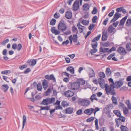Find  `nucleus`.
Instances as JSON below:
<instances>
[{
    "label": "nucleus",
    "mask_w": 131,
    "mask_h": 131,
    "mask_svg": "<svg viewBox=\"0 0 131 131\" xmlns=\"http://www.w3.org/2000/svg\"><path fill=\"white\" fill-rule=\"evenodd\" d=\"M55 100V98L47 97L44 99L42 101L41 104L44 105H47L54 103Z\"/></svg>",
    "instance_id": "nucleus-1"
},
{
    "label": "nucleus",
    "mask_w": 131,
    "mask_h": 131,
    "mask_svg": "<svg viewBox=\"0 0 131 131\" xmlns=\"http://www.w3.org/2000/svg\"><path fill=\"white\" fill-rule=\"evenodd\" d=\"M105 90L108 95L110 94L114 96L116 94V92L114 89L109 88V86L107 84H105Z\"/></svg>",
    "instance_id": "nucleus-2"
},
{
    "label": "nucleus",
    "mask_w": 131,
    "mask_h": 131,
    "mask_svg": "<svg viewBox=\"0 0 131 131\" xmlns=\"http://www.w3.org/2000/svg\"><path fill=\"white\" fill-rule=\"evenodd\" d=\"M68 87L69 89L72 90H75L79 89L80 85L77 82H76L69 84Z\"/></svg>",
    "instance_id": "nucleus-3"
},
{
    "label": "nucleus",
    "mask_w": 131,
    "mask_h": 131,
    "mask_svg": "<svg viewBox=\"0 0 131 131\" xmlns=\"http://www.w3.org/2000/svg\"><path fill=\"white\" fill-rule=\"evenodd\" d=\"M67 28L66 24L62 22H60L58 26V29L62 32L65 31Z\"/></svg>",
    "instance_id": "nucleus-4"
},
{
    "label": "nucleus",
    "mask_w": 131,
    "mask_h": 131,
    "mask_svg": "<svg viewBox=\"0 0 131 131\" xmlns=\"http://www.w3.org/2000/svg\"><path fill=\"white\" fill-rule=\"evenodd\" d=\"M117 52L123 55H125L127 53L125 49L121 47L118 48Z\"/></svg>",
    "instance_id": "nucleus-5"
},
{
    "label": "nucleus",
    "mask_w": 131,
    "mask_h": 131,
    "mask_svg": "<svg viewBox=\"0 0 131 131\" xmlns=\"http://www.w3.org/2000/svg\"><path fill=\"white\" fill-rule=\"evenodd\" d=\"M121 14L118 13L116 12L114 15L113 18L111 20L110 22L112 23L115 21L121 16Z\"/></svg>",
    "instance_id": "nucleus-6"
},
{
    "label": "nucleus",
    "mask_w": 131,
    "mask_h": 131,
    "mask_svg": "<svg viewBox=\"0 0 131 131\" xmlns=\"http://www.w3.org/2000/svg\"><path fill=\"white\" fill-rule=\"evenodd\" d=\"M74 93L70 90H68L65 92L64 95L66 97H68L72 96L74 95Z\"/></svg>",
    "instance_id": "nucleus-7"
},
{
    "label": "nucleus",
    "mask_w": 131,
    "mask_h": 131,
    "mask_svg": "<svg viewBox=\"0 0 131 131\" xmlns=\"http://www.w3.org/2000/svg\"><path fill=\"white\" fill-rule=\"evenodd\" d=\"M79 7V1H75L73 5V8L74 10L77 11Z\"/></svg>",
    "instance_id": "nucleus-8"
},
{
    "label": "nucleus",
    "mask_w": 131,
    "mask_h": 131,
    "mask_svg": "<svg viewBox=\"0 0 131 131\" xmlns=\"http://www.w3.org/2000/svg\"><path fill=\"white\" fill-rule=\"evenodd\" d=\"M115 88L116 89H118L120 88L123 84V82L121 80H119L115 82Z\"/></svg>",
    "instance_id": "nucleus-9"
},
{
    "label": "nucleus",
    "mask_w": 131,
    "mask_h": 131,
    "mask_svg": "<svg viewBox=\"0 0 131 131\" xmlns=\"http://www.w3.org/2000/svg\"><path fill=\"white\" fill-rule=\"evenodd\" d=\"M45 78L48 80H53L54 82H56V78L54 77L53 74H51L49 75H47L45 76Z\"/></svg>",
    "instance_id": "nucleus-10"
},
{
    "label": "nucleus",
    "mask_w": 131,
    "mask_h": 131,
    "mask_svg": "<svg viewBox=\"0 0 131 131\" xmlns=\"http://www.w3.org/2000/svg\"><path fill=\"white\" fill-rule=\"evenodd\" d=\"M94 110V109L93 108H91L89 109H87L85 110L84 112L85 114H86L87 115H90L93 113Z\"/></svg>",
    "instance_id": "nucleus-11"
},
{
    "label": "nucleus",
    "mask_w": 131,
    "mask_h": 131,
    "mask_svg": "<svg viewBox=\"0 0 131 131\" xmlns=\"http://www.w3.org/2000/svg\"><path fill=\"white\" fill-rule=\"evenodd\" d=\"M82 105L83 106H86L89 105L90 103V102L88 100H83L80 101Z\"/></svg>",
    "instance_id": "nucleus-12"
},
{
    "label": "nucleus",
    "mask_w": 131,
    "mask_h": 131,
    "mask_svg": "<svg viewBox=\"0 0 131 131\" xmlns=\"http://www.w3.org/2000/svg\"><path fill=\"white\" fill-rule=\"evenodd\" d=\"M51 31L53 34H54L55 35H58L60 34V31L55 29L54 27H52L51 29Z\"/></svg>",
    "instance_id": "nucleus-13"
},
{
    "label": "nucleus",
    "mask_w": 131,
    "mask_h": 131,
    "mask_svg": "<svg viewBox=\"0 0 131 131\" xmlns=\"http://www.w3.org/2000/svg\"><path fill=\"white\" fill-rule=\"evenodd\" d=\"M42 84L44 90H46L48 86V82L47 80L44 79L42 82Z\"/></svg>",
    "instance_id": "nucleus-14"
},
{
    "label": "nucleus",
    "mask_w": 131,
    "mask_h": 131,
    "mask_svg": "<svg viewBox=\"0 0 131 131\" xmlns=\"http://www.w3.org/2000/svg\"><path fill=\"white\" fill-rule=\"evenodd\" d=\"M37 62V60L36 59H33L31 61V60H28L27 62L29 64L30 66H34L36 64Z\"/></svg>",
    "instance_id": "nucleus-15"
},
{
    "label": "nucleus",
    "mask_w": 131,
    "mask_h": 131,
    "mask_svg": "<svg viewBox=\"0 0 131 131\" xmlns=\"http://www.w3.org/2000/svg\"><path fill=\"white\" fill-rule=\"evenodd\" d=\"M89 75L90 78L94 77L95 76L94 71L92 69H90V70Z\"/></svg>",
    "instance_id": "nucleus-16"
},
{
    "label": "nucleus",
    "mask_w": 131,
    "mask_h": 131,
    "mask_svg": "<svg viewBox=\"0 0 131 131\" xmlns=\"http://www.w3.org/2000/svg\"><path fill=\"white\" fill-rule=\"evenodd\" d=\"M72 16V13L70 11H67L65 15L66 17L68 19H70Z\"/></svg>",
    "instance_id": "nucleus-17"
},
{
    "label": "nucleus",
    "mask_w": 131,
    "mask_h": 131,
    "mask_svg": "<svg viewBox=\"0 0 131 131\" xmlns=\"http://www.w3.org/2000/svg\"><path fill=\"white\" fill-rule=\"evenodd\" d=\"M67 70L68 71H70L71 74H73L74 73V69L72 67H69L67 68Z\"/></svg>",
    "instance_id": "nucleus-18"
},
{
    "label": "nucleus",
    "mask_w": 131,
    "mask_h": 131,
    "mask_svg": "<svg viewBox=\"0 0 131 131\" xmlns=\"http://www.w3.org/2000/svg\"><path fill=\"white\" fill-rule=\"evenodd\" d=\"M111 100L112 102V103L114 104L115 105L117 104V101L116 98L114 96H112L111 98Z\"/></svg>",
    "instance_id": "nucleus-19"
},
{
    "label": "nucleus",
    "mask_w": 131,
    "mask_h": 131,
    "mask_svg": "<svg viewBox=\"0 0 131 131\" xmlns=\"http://www.w3.org/2000/svg\"><path fill=\"white\" fill-rule=\"evenodd\" d=\"M89 5L88 4H85L83 6V9L85 11L88 10L89 8Z\"/></svg>",
    "instance_id": "nucleus-20"
},
{
    "label": "nucleus",
    "mask_w": 131,
    "mask_h": 131,
    "mask_svg": "<svg viewBox=\"0 0 131 131\" xmlns=\"http://www.w3.org/2000/svg\"><path fill=\"white\" fill-rule=\"evenodd\" d=\"M91 101L92 102L94 100H95L97 101H98V99L96 98V96L95 94H93L91 96L90 98Z\"/></svg>",
    "instance_id": "nucleus-21"
},
{
    "label": "nucleus",
    "mask_w": 131,
    "mask_h": 131,
    "mask_svg": "<svg viewBox=\"0 0 131 131\" xmlns=\"http://www.w3.org/2000/svg\"><path fill=\"white\" fill-rule=\"evenodd\" d=\"M127 17V16H125L121 20L120 22V25H123Z\"/></svg>",
    "instance_id": "nucleus-22"
},
{
    "label": "nucleus",
    "mask_w": 131,
    "mask_h": 131,
    "mask_svg": "<svg viewBox=\"0 0 131 131\" xmlns=\"http://www.w3.org/2000/svg\"><path fill=\"white\" fill-rule=\"evenodd\" d=\"M23 126L22 129H23L25 125L26 122V116L24 115L23 117Z\"/></svg>",
    "instance_id": "nucleus-23"
},
{
    "label": "nucleus",
    "mask_w": 131,
    "mask_h": 131,
    "mask_svg": "<svg viewBox=\"0 0 131 131\" xmlns=\"http://www.w3.org/2000/svg\"><path fill=\"white\" fill-rule=\"evenodd\" d=\"M73 109L72 108L69 107L66 110V113L67 114H71L73 112Z\"/></svg>",
    "instance_id": "nucleus-24"
},
{
    "label": "nucleus",
    "mask_w": 131,
    "mask_h": 131,
    "mask_svg": "<svg viewBox=\"0 0 131 131\" xmlns=\"http://www.w3.org/2000/svg\"><path fill=\"white\" fill-rule=\"evenodd\" d=\"M105 73L106 75L107 76H109L111 75V71L110 68H106Z\"/></svg>",
    "instance_id": "nucleus-25"
},
{
    "label": "nucleus",
    "mask_w": 131,
    "mask_h": 131,
    "mask_svg": "<svg viewBox=\"0 0 131 131\" xmlns=\"http://www.w3.org/2000/svg\"><path fill=\"white\" fill-rule=\"evenodd\" d=\"M101 37V35L99 34L97 36L95 37L92 40V42H95L97 41H98L100 38Z\"/></svg>",
    "instance_id": "nucleus-26"
},
{
    "label": "nucleus",
    "mask_w": 131,
    "mask_h": 131,
    "mask_svg": "<svg viewBox=\"0 0 131 131\" xmlns=\"http://www.w3.org/2000/svg\"><path fill=\"white\" fill-rule=\"evenodd\" d=\"M115 29L113 27L112 25H111L108 28V31L109 33H112L113 32L114 30Z\"/></svg>",
    "instance_id": "nucleus-27"
},
{
    "label": "nucleus",
    "mask_w": 131,
    "mask_h": 131,
    "mask_svg": "<svg viewBox=\"0 0 131 131\" xmlns=\"http://www.w3.org/2000/svg\"><path fill=\"white\" fill-rule=\"evenodd\" d=\"M113 113L116 115L118 117H120L121 116V114L119 111L118 110H114L113 111Z\"/></svg>",
    "instance_id": "nucleus-28"
},
{
    "label": "nucleus",
    "mask_w": 131,
    "mask_h": 131,
    "mask_svg": "<svg viewBox=\"0 0 131 131\" xmlns=\"http://www.w3.org/2000/svg\"><path fill=\"white\" fill-rule=\"evenodd\" d=\"M72 41L73 42H76L78 40V36L77 34L73 35L72 38Z\"/></svg>",
    "instance_id": "nucleus-29"
},
{
    "label": "nucleus",
    "mask_w": 131,
    "mask_h": 131,
    "mask_svg": "<svg viewBox=\"0 0 131 131\" xmlns=\"http://www.w3.org/2000/svg\"><path fill=\"white\" fill-rule=\"evenodd\" d=\"M121 131H128V128L126 126L121 125L120 127Z\"/></svg>",
    "instance_id": "nucleus-30"
},
{
    "label": "nucleus",
    "mask_w": 131,
    "mask_h": 131,
    "mask_svg": "<svg viewBox=\"0 0 131 131\" xmlns=\"http://www.w3.org/2000/svg\"><path fill=\"white\" fill-rule=\"evenodd\" d=\"M72 30L73 32L75 33L76 34H78V30L75 26H73L72 27Z\"/></svg>",
    "instance_id": "nucleus-31"
},
{
    "label": "nucleus",
    "mask_w": 131,
    "mask_h": 131,
    "mask_svg": "<svg viewBox=\"0 0 131 131\" xmlns=\"http://www.w3.org/2000/svg\"><path fill=\"white\" fill-rule=\"evenodd\" d=\"M126 48L127 51H131V43H127L126 46Z\"/></svg>",
    "instance_id": "nucleus-32"
},
{
    "label": "nucleus",
    "mask_w": 131,
    "mask_h": 131,
    "mask_svg": "<svg viewBox=\"0 0 131 131\" xmlns=\"http://www.w3.org/2000/svg\"><path fill=\"white\" fill-rule=\"evenodd\" d=\"M126 103L127 105L128 108L130 110L131 109V104L129 100H127L126 101Z\"/></svg>",
    "instance_id": "nucleus-33"
},
{
    "label": "nucleus",
    "mask_w": 131,
    "mask_h": 131,
    "mask_svg": "<svg viewBox=\"0 0 131 131\" xmlns=\"http://www.w3.org/2000/svg\"><path fill=\"white\" fill-rule=\"evenodd\" d=\"M109 50L108 48H104L103 49L102 48V47H101L100 48V52H103V53H105L107 51H108Z\"/></svg>",
    "instance_id": "nucleus-34"
},
{
    "label": "nucleus",
    "mask_w": 131,
    "mask_h": 131,
    "mask_svg": "<svg viewBox=\"0 0 131 131\" xmlns=\"http://www.w3.org/2000/svg\"><path fill=\"white\" fill-rule=\"evenodd\" d=\"M50 106H47L45 107L43 106H41L40 108L41 110H49Z\"/></svg>",
    "instance_id": "nucleus-35"
},
{
    "label": "nucleus",
    "mask_w": 131,
    "mask_h": 131,
    "mask_svg": "<svg viewBox=\"0 0 131 131\" xmlns=\"http://www.w3.org/2000/svg\"><path fill=\"white\" fill-rule=\"evenodd\" d=\"M99 75L100 77V78H104L105 77V74L103 72H100L99 73Z\"/></svg>",
    "instance_id": "nucleus-36"
},
{
    "label": "nucleus",
    "mask_w": 131,
    "mask_h": 131,
    "mask_svg": "<svg viewBox=\"0 0 131 131\" xmlns=\"http://www.w3.org/2000/svg\"><path fill=\"white\" fill-rule=\"evenodd\" d=\"M115 122H116V126L117 127H119V125L121 124V123L120 121L117 118H115Z\"/></svg>",
    "instance_id": "nucleus-37"
},
{
    "label": "nucleus",
    "mask_w": 131,
    "mask_h": 131,
    "mask_svg": "<svg viewBox=\"0 0 131 131\" xmlns=\"http://www.w3.org/2000/svg\"><path fill=\"white\" fill-rule=\"evenodd\" d=\"M77 82L80 85V84L82 85L84 84L85 83V81L82 79H80L79 80L78 82Z\"/></svg>",
    "instance_id": "nucleus-38"
},
{
    "label": "nucleus",
    "mask_w": 131,
    "mask_h": 131,
    "mask_svg": "<svg viewBox=\"0 0 131 131\" xmlns=\"http://www.w3.org/2000/svg\"><path fill=\"white\" fill-rule=\"evenodd\" d=\"M102 45L104 47H108L110 45V44L109 41H108L105 42L103 43Z\"/></svg>",
    "instance_id": "nucleus-39"
},
{
    "label": "nucleus",
    "mask_w": 131,
    "mask_h": 131,
    "mask_svg": "<svg viewBox=\"0 0 131 131\" xmlns=\"http://www.w3.org/2000/svg\"><path fill=\"white\" fill-rule=\"evenodd\" d=\"M89 23V21L86 20L84 19H83L82 22V24L85 25H88Z\"/></svg>",
    "instance_id": "nucleus-40"
},
{
    "label": "nucleus",
    "mask_w": 131,
    "mask_h": 131,
    "mask_svg": "<svg viewBox=\"0 0 131 131\" xmlns=\"http://www.w3.org/2000/svg\"><path fill=\"white\" fill-rule=\"evenodd\" d=\"M131 24V19H128L126 24V25L128 26H129Z\"/></svg>",
    "instance_id": "nucleus-41"
},
{
    "label": "nucleus",
    "mask_w": 131,
    "mask_h": 131,
    "mask_svg": "<svg viewBox=\"0 0 131 131\" xmlns=\"http://www.w3.org/2000/svg\"><path fill=\"white\" fill-rule=\"evenodd\" d=\"M56 20L54 19L53 18L51 21L50 22V25H51L53 26L56 23Z\"/></svg>",
    "instance_id": "nucleus-42"
},
{
    "label": "nucleus",
    "mask_w": 131,
    "mask_h": 131,
    "mask_svg": "<svg viewBox=\"0 0 131 131\" xmlns=\"http://www.w3.org/2000/svg\"><path fill=\"white\" fill-rule=\"evenodd\" d=\"M37 88L38 91H41L42 88L41 84L40 83H38L37 85Z\"/></svg>",
    "instance_id": "nucleus-43"
},
{
    "label": "nucleus",
    "mask_w": 131,
    "mask_h": 131,
    "mask_svg": "<svg viewBox=\"0 0 131 131\" xmlns=\"http://www.w3.org/2000/svg\"><path fill=\"white\" fill-rule=\"evenodd\" d=\"M95 118L93 117H91L86 119V121L87 122H90L93 121L94 119Z\"/></svg>",
    "instance_id": "nucleus-44"
},
{
    "label": "nucleus",
    "mask_w": 131,
    "mask_h": 131,
    "mask_svg": "<svg viewBox=\"0 0 131 131\" xmlns=\"http://www.w3.org/2000/svg\"><path fill=\"white\" fill-rule=\"evenodd\" d=\"M117 118L120 121H121L122 122H124L125 120V117L123 116H121L120 117H119L118 118Z\"/></svg>",
    "instance_id": "nucleus-45"
},
{
    "label": "nucleus",
    "mask_w": 131,
    "mask_h": 131,
    "mask_svg": "<svg viewBox=\"0 0 131 131\" xmlns=\"http://www.w3.org/2000/svg\"><path fill=\"white\" fill-rule=\"evenodd\" d=\"M97 51V49H93L90 51V52L92 54H93L96 53Z\"/></svg>",
    "instance_id": "nucleus-46"
},
{
    "label": "nucleus",
    "mask_w": 131,
    "mask_h": 131,
    "mask_svg": "<svg viewBox=\"0 0 131 131\" xmlns=\"http://www.w3.org/2000/svg\"><path fill=\"white\" fill-rule=\"evenodd\" d=\"M61 105L63 107H64L66 105L68 106L69 105V104H68L65 101H62L61 103Z\"/></svg>",
    "instance_id": "nucleus-47"
},
{
    "label": "nucleus",
    "mask_w": 131,
    "mask_h": 131,
    "mask_svg": "<svg viewBox=\"0 0 131 131\" xmlns=\"http://www.w3.org/2000/svg\"><path fill=\"white\" fill-rule=\"evenodd\" d=\"M10 73V71L9 70H5L4 71H3L1 72V73L2 74H7L8 73Z\"/></svg>",
    "instance_id": "nucleus-48"
},
{
    "label": "nucleus",
    "mask_w": 131,
    "mask_h": 131,
    "mask_svg": "<svg viewBox=\"0 0 131 131\" xmlns=\"http://www.w3.org/2000/svg\"><path fill=\"white\" fill-rule=\"evenodd\" d=\"M97 12V9L96 7H94L93 8V10L92 12V13L93 14H96Z\"/></svg>",
    "instance_id": "nucleus-49"
},
{
    "label": "nucleus",
    "mask_w": 131,
    "mask_h": 131,
    "mask_svg": "<svg viewBox=\"0 0 131 131\" xmlns=\"http://www.w3.org/2000/svg\"><path fill=\"white\" fill-rule=\"evenodd\" d=\"M116 50V48L114 47H113L110 50L107 51L108 53L111 52L112 51H115Z\"/></svg>",
    "instance_id": "nucleus-50"
},
{
    "label": "nucleus",
    "mask_w": 131,
    "mask_h": 131,
    "mask_svg": "<svg viewBox=\"0 0 131 131\" xmlns=\"http://www.w3.org/2000/svg\"><path fill=\"white\" fill-rule=\"evenodd\" d=\"M82 109H80L76 112V114L78 115H81L82 114Z\"/></svg>",
    "instance_id": "nucleus-51"
},
{
    "label": "nucleus",
    "mask_w": 131,
    "mask_h": 131,
    "mask_svg": "<svg viewBox=\"0 0 131 131\" xmlns=\"http://www.w3.org/2000/svg\"><path fill=\"white\" fill-rule=\"evenodd\" d=\"M17 50L18 51H19L22 47V46L20 43H19L17 45Z\"/></svg>",
    "instance_id": "nucleus-52"
},
{
    "label": "nucleus",
    "mask_w": 131,
    "mask_h": 131,
    "mask_svg": "<svg viewBox=\"0 0 131 131\" xmlns=\"http://www.w3.org/2000/svg\"><path fill=\"white\" fill-rule=\"evenodd\" d=\"M95 126L96 128L97 129H98L99 127L98 126V120L97 119H96L95 121Z\"/></svg>",
    "instance_id": "nucleus-53"
},
{
    "label": "nucleus",
    "mask_w": 131,
    "mask_h": 131,
    "mask_svg": "<svg viewBox=\"0 0 131 131\" xmlns=\"http://www.w3.org/2000/svg\"><path fill=\"white\" fill-rule=\"evenodd\" d=\"M108 36H102V39L103 41H106L107 40Z\"/></svg>",
    "instance_id": "nucleus-54"
},
{
    "label": "nucleus",
    "mask_w": 131,
    "mask_h": 131,
    "mask_svg": "<svg viewBox=\"0 0 131 131\" xmlns=\"http://www.w3.org/2000/svg\"><path fill=\"white\" fill-rule=\"evenodd\" d=\"M2 86L4 88V89H5L4 90V92H6L8 89L9 87L6 84H4L2 85Z\"/></svg>",
    "instance_id": "nucleus-55"
},
{
    "label": "nucleus",
    "mask_w": 131,
    "mask_h": 131,
    "mask_svg": "<svg viewBox=\"0 0 131 131\" xmlns=\"http://www.w3.org/2000/svg\"><path fill=\"white\" fill-rule=\"evenodd\" d=\"M97 16H94L92 18V21L93 23H95L96 22V20L97 19Z\"/></svg>",
    "instance_id": "nucleus-56"
},
{
    "label": "nucleus",
    "mask_w": 131,
    "mask_h": 131,
    "mask_svg": "<svg viewBox=\"0 0 131 131\" xmlns=\"http://www.w3.org/2000/svg\"><path fill=\"white\" fill-rule=\"evenodd\" d=\"M115 87V83H112L110 84V87L109 86V88H111L113 89H114Z\"/></svg>",
    "instance_id": "nucleus-57"
},
{
    "label": "nucleus",
    "mask_w": 131,
    "mask_h": 131,
    "mask_svg": "<svg viewBox=\"0 0 131 131\" xmlns=\"http://www.w3.org/2000/svg\"><path fill=\"white\" fill-rule=\"evenodd\" d=\"M95 26L94 24H92V25H91L88 27V28L89 30H91L92 29L94 28Z\"/></svg>",
    "instance_id": "nucleus-58"
},
{
    "label": "nucleus",
    "mask_w": 131,
    "mask_h": 131,
    "mask_svg": "<svg viewBox=\"0 0 131 131\" xmlns=\"http://www.w3.org/2000/svg\"><path fill=\"white\" fill-rule=\"evenodd\" d=\"M105 82H102L100 83H99L100 85L101 88L102 89H103L104 88H105V84L104 85V83Z\"/></svg>",
    "instance_id": "nucleus-59"
},
{
    "label": "nucleus",
    "mask_w": 131,
    "mask_h": 131,
    "mask_svg": "<svg viewBox=\"0 0 131 131\" xmlns=\"http://www.w3.org/2000/svg\"><path fill=\"white\" fill-rule=\"evenodd\" d=\"M55 108L56 110H62V107L60 105L56 106Z\"/></svg>",
    "instance_id": "nucleus-60"
},
{
    "label": "nucleus",
    "mask_w": 131,
    "mask_h": 131,
    "mask_svg": "<svg viewBox=\"0 0 131 131\" xmlns=\"http://www.w3.org/2000/svg\"><path fill=\"white\" fill-rule=\"evenodd\" d=\"M123 7H120L117 8L116 9V12H121L122 11V10Z\"/></svg>",
    "instance_id": "nucleus-61"
},
{
    "label": "nucleus",
    "mask_w": 131,
    "mask_h": 131,
    "mask_svg": "<svg viewBox=\"0 0 131 131\" xmlns=\"http://www.w3.org/2000/svg\"><path fill=\"white\" fill-rule=\"evenodd\" d=\"M71 32L70 30H68L64 33V34L66 35L70 34Z\"/></svg>",
    "instance_id": "nucleus-62"
},
{
    "label": "nucleus",
    "mask_w": 131,
    "mask_h": 131,
    "mask_svg": "<svg viewBox=\"0 0 131 131\" xmlns=\"http://www.w3.org/2000/svg\"><path fill=\"white\" fill-rule=\"evenodd\" d=\"M17 45L16 43H14L13 44L12 47L13 49H16L17 48Z\"/></svg>",
    "instance_id": "nucleus-63"
},
{
    "label": "nucleus",
    "mask_w": 131,
    "mask_h": 131,
    "mask_svg": "<svg viewBox=\"0 0 131 131\" xmlns=\"http://www.w3.org/2000/svg\"><path fill=\"white\" fill-rule=\"evenodd\" d=\"M114 10H112L111 11V13H110L108 14V16L110 17H111L114 14Z\"/></svg>",
    "instance_id": "nucleus-64"
}]
</instances>
